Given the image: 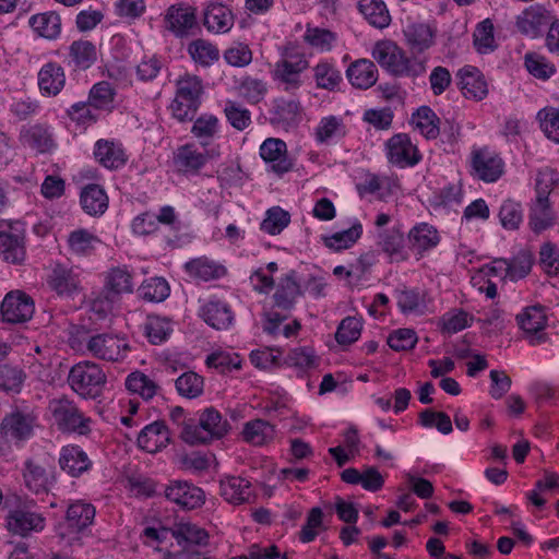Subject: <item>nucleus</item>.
Segmentation results:
<instances>
[{"mask_svg": "<svg viewBox=\"0 0 559 559\" xmlns=\"http://www.w3.org/2000/svg\"><path fill=\"white\" fill-rule=\"evenodd\" d=\"M218 119L213 115H202L193 123L191 133L200 140L202 145L210 144L218 132Z\"/></svg>", "mask_w": 559, "mask_h": 559, "instance_id": "052dcab7", "label": "nucleus"}, {"mask_svg": "<svg viewBox=\"0 0 559 559\" xmlns=\"http://www.w3.org/2000/svg\"><path fill=\"white\" fill-rule=\"evenodd\" d=\"M388 157L397 166H413L420 160L418 150L405 133L393 135L386 143Z\"/></svg>", "mask_w": 559, "mask_h": 559, "instance_id": "f3484780", "label": "nucleus"}, {"mask_svg": "<svg viewBox=\"0 0 559 559\" xmlns=\"http://www.w3.org/2000/svg\"><path fill=\"white\" fill-rule=\"evenodd\" d=\"M126 386L130 392L139 394L144 400L152 399L158 391V385L140 371L132 372L127 377Z\"/></svg>", "mask_w": 559, "mask_h": 559, "instance_id": "5fc2aeb1", "label": "nucleus"}, {"mask_svg": "<svg viewBox=\"0 0 559 559\" xmlns=\"http://www.w3.org/2000/svg\"><path fill=\"white\" fill-rule=\"evenodd\" d=\"M471 165L473 176L485 182H496L504 171L502 158L487 147L473 150Z\"/></svg>", "mask_w": 559, "mask_h": 559, "instance_id": "f8f14e48", "label": "nucleus"}, {"mask_svg": "<svg viewBox=\"0 0 559 559\" xmlns=\"http://www.w3.org/2000/svg\"><path fill=\"white\" fill-rule=\"evenodd\" d=\"M48 284L59 295H71L79 289L80 280L72 269L57 264L49 274Z\"/></svg>", "mask_w": 559, "mask_h": 559, "instance_id": "473e14b6", "label": "nucleus"}, {"mask_svg": "<svg viewBox=\"0 0 559 559\" xmlns=\"http://www.w3.org/2000/svg\"><path fill=\"white\" fill-rule=\"evenodd\" d=\"M164 495L167 500L186 510L198 509L205 501V493L200 487L182 480L170 481L165 487Z\"/></svg>", "mask_w": 559, "mask_h": 559, "instance_id": "dca6fc26", "label": "nucleus"}, {"mask_svg": "<svg viewBox=\"0 0 559 559\" xmlns=\"http://www.w3.org/2000/svg\"><path fill=\"white\" fill-rule=\"evenodd\" d=\"M169 442V429L166 424L160 420L146 425L138 436L139 448L148 453H156L165 449Z\"/></svg>", "mask_w": 559, "mask_h": 559, "instance_id": "4be33fe9", "label": "nucleus"}, {"mask_svg": "<svg viewBox=\"0 0 559 559\" xmlns=\"http://www.w3.org/2000/svg\"><path fill=\"white\" fill-rule=\"evenodd\" d=\"M274 427L263 420L253 419L245 424L242 429L243 440L253 445H263L274 438Z\"/></svg>", "mask_w": 559, "mask_h": 559, "instance_id": "a18cd8bd", "label": "nucleus"}, {"mask_svg": "<svg viewBox=\"0 0 559 559\" xmlns=\"http://www.w3.org/2000/svg\"><path fill=\"white\" fill-rule=\"evenodd\" d=\"M23 479L25 486L35 493L47 492L52 481L46 465L37 459H27L24 462Z\"/></svg>", "mask_w": 559, "mask_h": 559, "instance_id": "393cba45", "label": "nucleus"}, {"mask_svg": "<svg viewBox=\"0 0 559 559\" xmlns=\"http://www.w3.org/2000/svg\"><path fill=\"white\" fill-rule=\"evenodd\" d=\"M318 88L334 91L342 82L341 72L329 62H320L313 69Z\"/></svg>", "mask_w": 559, "mask_h": 559, "instance_id": "6e6d98bb", "label": "nucleus"}, {"mask_svg": "<svg viewBox=\"0 0 559 559\" xmlns=\"http://www.w3.org/2000/svg\"><path fill=\"white\" fill-rule=\"evenodd\" d=\"M318 143L328 144L346 135V126L343 119L336 116L323 117L314 131Z\"/></svg>", "mask_w": 559, "mask_h": 559, "instance_id": "a19ab883", "label": "nucleus"}, {"mask_svg": "<svg viewBox=\"0 0 559 559\" xmlns=\"http://www.w3.org/2000/svg\"><path fill=\"white\" fill-rule=\"evenodd\" d=\"M439 119L427 106L420 107L413 116L416 129L427 139H436L439 135Z\"/></svg>", "mask_w": 559, "mask_h": 559, "instance_id": "864d4df0", "label": "nucleus"}, {"mask_svg": "<svg viewBox=\"0 0 559 559\" xmlns=\"http://www.w3.org/2000/svg\"><path fill=\"white\" fill-rule=\"evenodd\" d=\"M229 429V424L223 419L221 413L214 407L205 408L199 418V423H189L181 430V439L191 445L211 442L223 438Z\"/></svg>", "mask_w": 559, "mask_h": 559, "instance_id": "f03ea898", "label": "nucleus"}, {"mask_svg": "<svg viewBox=\"0 0 559 559\" xmlns=\"http://www.w3.org/2000/svg\"><path fill=\"white\" fill-rule=\"evenodd\" d=\"M59 464L64 472L76 477L86 472L92 462L79 445H67L61 450Z\"/></svg>", "mask_w": 559, "mask_h": 559, "instance_id": "c85d7f7f", "label": "nucleus"}, {"mask_svg": "<svg viewBox=\"0 0 559 559\" xmlns=\"http://www.w3.org/2000/svg\"><path fill=\"white\" fill-rule=\"evenodd\" d=\"M21 141L37 153H48L55 147L53 134L45 124H34L22 131Z\"/></svg>", "mask_w": 559, "mask_h": 559, "instance_id": "c756f323", "label": "nucleus"}, {"mask_svg": "<svg viewBox=\"0 0 559 559\" xmlns=\"http://www.w3.org/2000/svg\"><path fill=\"white\" fill-rule=\"evenodd\" d=\"M221 495L233 504L249 502L252 497L251 484L242 477H227L221 480Z\"/></svg>", "mask_w": 559, "mask_h": 559, "instance_id": "2f4dec72", "label": "nucleus"}, {"mask_svg": "<svg viewBox=\"0 0 559 559\" xmlns=\"http://www.w3.org/2000/svg\"><path fill=\"white\" fill-rule=\"evenodd\" d=\"M37 419L33 409L15 407L2 418L0 433L7 441L21 445L33 437Z\"/></svg>", "mask_w": 559, "mask_h": 559, "instance_id": "6e6552de", "label": "nucleus"}, {"mask_svg": "<svg viewBox=\"0 0 559 559\" xmlns=\"http://www.w3.org/2000/svg\"><path fill=\"white\" fill-rule=\"evenodd\" d=\"M105 288L107 298H114L133 289L132 275L127 267H112L107 273Z\"/></svg>", "mask_w": 559, "mask_h": 559, "instance_id": "79ce46f5", "label": "nucleus"}, {"mask_svg": "<svg viewBox=\"0 0 559 559\" xmlns=\"http://www.w3.org/2000/svg\"><path fill=\"white\" fill-rule=\"evenodd\" d=\"M290 222V215L280 206L266 211L265 218L261 223V229L270 235H278Z\"/></svg>", "mask_w": 559, "mask_h": 559, "instance_id": "0e129e2a", "label": "nucleus"}, {"mask_svg": "<svg viewBox=\"0 0 559 559\" xmlns=\"http://www.w3.org/2000/svg\"><path fill=\"white\" fill-rule=\"evenodd\" d=\"M406 41L411 49L423 52L433 44L435 32L428 24L412 23L404 29Z\"/></svg>", "mask_w": 559, "mask_h": 559, "instance_id": "58836bf2", "label": "nucleus"}, {"mask_svg": "<svg viewBox=\"0 0 559 559\" xmlns=\"http://www.w3.org/2000/svg\"><path fill=\"white\" fill-rule=\"evenodd\" d=\"M261 158L271 165L274 173L283 175L293 167L292 162L287 158V145L277 138H267L260 145Z\"/></svg>", "mask_w": 559, "mask_h": 559, "instance_id": "6ab92c4d", "label": "nucleus"}, {"mask_svg": "<svg viewBox=\"0 0 559 559\" xmlns=\"http://www.w3.org/2000/svg\"><path fill=\"white\" fill-rule=\"evenodd\" d=\"M100 239L84 228L71 231L68 236V247L72 254L86 257L94 252Z\"/></svg>", "mask_w": 559, "mask_h": 559, "instance_id": "ea45409f", "label": "nucleus"}, {"mask_svg": "<svg viewBox=\"0 0 559 559\" xmlns=\"http://www.w3.org/2000/svg\"><path fill=\"white\" fill-rule=\"evenodd\" d=\"M165 27L177 37H186L193 34L198 27L197 9L178 3L170 5L164 17Z\"/></svg>", "mask_w": 559, "mask_h": 559, "instance_id": "2eb2a0df", "label": "nucleus"}, {"mask_svg": "<svg viewBox=\"0 0 559 559\" xmlns=\"http://www.w3.org/2000/svg\"><path fill=\"white\" fill-rule=\"evenodd\" d=\"M200 316L210 326L216 330H226L234 321V314L229 306L219 300L205 302L200 309Z\"/></svg>", "mask_w": 559, "mask_h": 559, "instance_id": "bb28decb", "label": "nucleus"}, {"mask_svg": "<svg viewBox=\"0 0 559 559\" xmlns=\"http://www.w3.org/2000/svg\"><path fill=\"white\" fill-rule=\"evenodd\" d=\"M358 8L371 26L383 29L390 25L391 15L382 0H359Z\"/></svg>", "mask_w": 559, "mask_h": 559, "instance_id": "e433bc0d", "label": "nucleus"}, {"mask_svg": "<svg viewBox=\"0 0 559 559\" xmlns=\"http://www.w3.org/2000/svg\"><path fill=\"white\" fill-rule=\"evenodd\" d=\"M224 112L227 121L236 130L242 131L251 124L250 110L237 102L227 100L225 103Z\"/></svg>", "mask_w": 559, "mask_h": 559, "instance_id": "e2e57ef3", "label": "nucleus"}, {"mask_svg": "<svg viewBox=\"0 0 559 559\" xmlns=\"http://www.w3.org/2000/svg\"><path fill=\"white\" fill-rule=\"evenodd\" d=\"M45 518L28 506H19L7 515V528L14 535L26 537L45 528Z\"/></svg>", "mask_w": 559, "mask_h": 559, "instance_id": "ddd939ff", "label": "nucleus"}, {"mask_svg": "<svg viewBox=\"0 0 559 559\" xmlns=\"http://www.w3.org/2000/svg\"><path fill=\"white\" fill-rule=\"evenodd\" d=\"M94 155L99 164L109 169H118L127 162L122 146L108 140L100 139L96 142Z\"/></svg>", "mask_w": 559, "mask_h": 559, "instance_id": "7c9ffc66", "label": "nucleus"}, {"mask_svg": "<svg viewBox=\"0 0 559 559\" xmlns=\"http://www.w3.org/2000/svg\"><path fill=\"white\" fill-rule=\"evenodd\" d=\"M26 379V374L17 366H0V390L5 392L19 393Z\"/></svg>", "mask_w": 559, "mask_h": 559, "instance_id": "bf43d9fd", "label": "nucleus"}, {"mask_svg": "<svg viewBox=\"0 0 559 559\" xmlns=\"http://www.w3.org/2000/svg\"><path fill=\"white\" fill-rule=\"evenodd\" d=\"M176 86V97L171 104L173 115L181 122L192 120L201 104L202 80L197 75L185 74L177 81Z\"/></svg>", "mask_w": 559, "mask_h": 559, "instance_id": "20e7f679", "label": "nucleus"}, {"mask_svg": "<svg viewBox=\"0 0 559 559\" xmlns=\"http://www.w3.org/2000/svg\"><path fill=\"white\" fill-rule=\"evenodd\" d=\"M371 57L388 73L396 78H418L426 72V58L411 57L393 40L374 43Z\"/></svg>", "mask_w": 559, "mask_h": 559, "instance_id": "f257e3e1", "label": "nucleus"}, {"mask_svg": "<svg viewBox=\"0 0 559 559\" xmlns=\"http://www.w3.org/2000/svg\"><path fill=\"white\" fill-rule=\"evenodd\" d=\"M499 219L504 229H518L523 222L522 205L513 200H506L500 206Z\"/></svg>", "mask_w": 559, "mask_h": 559, "instance_id": "680f3d73", "label": "nucleus"}, {"mask_svg": "<svg viewBox=\"0 0 559 559\" xmlns=\"http://www.w3.org/2000/svg\"><path fill=\"white\" fill-rule=\"evenodd\" d=\"M170 534L178 545L206 546L210 539L209 533L203 527L191 522L176 523L170 528Z\"/></svg>", "mask_w": 559, "mask_h": 559, "instance_id": "f704fd0d", "label": "nucleus"}, {"mask_svg": "<svg viewBox=\"0 0 559 559\" xmlns=\"http://www.w3.org/2000/svg\"><path fill=\"white\" fill-rule=\"evenodd\" d=\"M37 84L43 96L55 97L66 85V73L57 62L45 63L37 74Z\"/></svg>", "mask_w": 559, "mask_h": 559, "instance_id": "b1692460", "label": "nucleus"}, {"mask_svg": "<svg viewBox=\"0 0 559 559\" xmlns=\"http://www.w3.org/2000/svg\"><path fill=\"white\" fill-rule=\"evenodd\" d=\"M188 52L192 60L202 67H210L219 58L218 49L204 39H197L190 43Z\"/></svg>", "mask_w": 559, "mask_h": 559, "instance_id": "3c124183", "label": "nucleus"}, {"mask_svg": "<svg viewBox=\"0 0 559 559\" xmlns=\"http://www.w3.org/2000/svg\"><path fill=\"white\" fill-rule=\"evenodd\" d=\"M82 209L90 215H100L108 206V198L98 185L86 186L81 193Z\"/></svg>", "mask_w": 559, "mask_h": 559, "instance_id": "c03bdc74", "label": "nucleus"}, {"mask_svg": "<svg viewBox=\"0 0 559 559\" xmlns=\"http://www.w3.org/2000/svg\"><path fill=\"white\" fill-rule=\"evenodd\" d=\"M207 160L209 155L192 143L179 146L173 157L176 170L183 175H197Z\"/></svg>", "mask_w": 559, "mask_h": 559, "instance_id": "a211bd4d", "label": "nucleus"}, {"mask_svg": "<svg viewBox=\"0 0 559 559\" xmlns=\"http://www.w3.org/2000/svg\"><path fill=\"white\" fill-rule=\"evenodd\" d=\"M474 46L478 52L487 53L495 49L493 24L489 19L480 22L474 32Z\"/></svg>", "mask_w": 559, "mask_h": 559, "instance_id": "338daca9", "label": "nucleus"}, {"mask_svg": "<svg viewBox=\"0 0 559 559\" xmlns=\"http://www.w3.org/2000/svg\"><path fill=\"white\" fill-rule=\"evenodd\" d=\"M378 69L369 59H358L350 63L346 75L353 86L367 90L378 81Z\"/></svg>", "mask_w": 559, "mask_h": 559, "instance_id": "cd10ccee", "label": "nucleus"}, {"mask_svg": "<svg viewBox=\"0 0 559 559\" xmlns=\"http://www.w3.org/2000/svg\"><path fill=\"white\" fill-rule=\"evenodd\" d=\"M304 108L297 98L277 97L270 109L271 124L283 130L296 129L302 121Z\"/></svg>", "mask_w": 559, "mask_h": 559, "instance_id": "4468645a", "label": "nucleus"}, {"mask_svg": "<svg viewBox=\"0 0 559 559\" xmlns=\"http://www.w3.org/2000/svg\"><path fill=\"white\" fill-rule=\"evenodd\" d=\"M48 409L53 424L63 432L87 435L91 431V418L86 416L74 401L62 396L49 402Z\"/></svg>", "mask_w": 559, "mask_h": 559, "instance_id": "39448f33", "label": "nucleus"}, {"mask_svg": "<svg viewBox=\"0 0 559 559\" xmlns=\"http://www.w3.org/2000/svg\"><path fill=\"white\" fill-rule=\"evenodd\" d=\"M234 14L231 10L217 2H211L205 11L203 23L206 29L215 34H225L234 26Z\"/></svg>", "mask_w": 559, "mask_h": 559, "instance_id": "a878e982", "label": "nucleus"}, {"mask_svg": "<svg viewBox=\"0 0 559 559\" xmlns=\"http://www.w3.org/2000/svg\"><path fill=\"white\" fill-rule=\"evenodd\" d=\"M178 394L186 399H197L204 390V380L193 371L183 372L175 382Z\"/></svg>", "mask_w": 559, "mask_h": 559, "instance_id": "603ef678", "label": "nucleus"}, {"mask_svg": "<svg viewBox=\"0 0 559 559\" xmlns=\"http://www.w3.org/2000/svg\"><path fill=\"white\" fill-rule=\"evenodd\" d=\"M550 22V12L544 7L535 4L526 8L518 15L516 27L523 35L535 38Z\"/></svg>", "mask_w": 559, "mask_h": 559, "instance_id": "aec40b11", "label": "nucleus"}, {"mask_svg": "<svg viewBox=\"0 0 559 559\" xmlns=\"http://www.w3.org/2000/svg\"><path fill=\"white\" fill-rule=\"evenodd\" d=\"M459 86L466 98L481 100L488 94L484 74L475 67L465 66L457 72Z\"/></svg>", "mask_w": 559, "mask_h": 559, "instance_id": "5701e85b", "label": "nucleus"}, {"mask_svg": "<svg viewBox=\"0 0 559 559\" xmlns=\"http://www.w3.org/2000/svg\"><path fill=\"white\" fill-rule=\"evenodd\" d=\"M26 257V229L20 221L0 225V258L11 264H21Z\"/></svg>", "mask_w": 559, "mask_h": 559, "instance_id": "1a4fd4ad", "label": "nucleus"}, {"mask_svg": "<svg viewBox=\"0 0 559 559\" xmlns=\"http://www.w3.org/2000/svg\"><path fill=\"white\" fill-rule=\"evenodd\" d=\"M68 382L81 396L94 399L100 394L106 383V376L97 364L82 361L71 368Z\"/></svg>", "mask_w": 559, "mask_h": 559, "instance_id": "0eeeda50", "label": "nucleus"}, {"mask_svg": "<svg viewBox=\"0 0 559 559\" xmlns=\"http://www.w3.org/2000/svg\"><path fill=\"white\" fill-rule=\"evenodd\" d=\"M300 295V288L295 278V272L292 271L278 285L273 298L275 306L282 310L289 311L296 297Z\"/></svg>", "mask_w": 559, "mask_h": 559, "instance_id": "49530a36", "label": "nucleus"}, {"mask_svg": "<svg viewBox=\"0 0 559 559\" xmlns=\"http://www.w3.org/2000/svg\"><path fill=\"white\" fill-rule=\"evenodd\" d=\"M185 270L191 277L204 282L217 280L226 274V269L223 265L206 257L188 261L185 264Z\"/></svg>", "mask_w": 559, "mask_h": 559, "instance_id": "72a5a7b5", "label": "nucleus"}, {"mask_svg": "<svg viewBox=\"0 0 559 559\" xmlns=\"http://www.w3.org/2000/svg\"><path fill=\"white\" fill-rule=\"evenodd\" d=\"M29 25L40 36L48 39L56 38L61 31L60 16L53 12L33 15L29 19Z\"/></svg>", "mask_w": 559, "mask_h": 559, "instance_id": "de8ad7c7", "label": "nucleus"}, {"mask_svg": "<svg viewBox=\"0 0 559 559\" xmlns=\"http://www.w3.org/2000/svg\"><path fill=\"white\" fill-rule=\"evenodd\" d=\"M557 181L556 174L550 169L538 173L536 179L537 195L531 206L530 226L534 233H542L555 223L554 212L549 203V188Z\"/></svg>", "mask_w": 559, "mask_h": 559, "instance_id": "7ed1b4c3", "label": "nucleus"}, {"mask_svg": "<svg viewBox=\"0 0 559 559\" xmlns=\"http://www.w3.org/2000/svg\"><path fill=\"white\" fill-rule=\"evenodd\" d=\"M519 326L531 336V344L537 345L545 342V334L540 333L546 324L547 317L540 306L527 307L516 316Z\"/></svg>", "mask_w": 559, "mask_h": 559, "instance_id": "412c9836", "label": "nucleus"}, {"mask_svg": "<svg viewBox=\"0 0 559 559\" xmlns=\"http://www.w3.org/2000/svg\"><path fill=\"white\" fill-rule=\"evenodd\" d=\"M144 331L150 342L157 345L168 338L173 328L168 319L159 316H148L144 324Z\"/></svg>", "mask_w": 559, "mask_h": 559, "instance_id": "4d7b16f0", "label": "nucleus"}, {"mask_svg": "<svg viewBox=\"0 0 559 559\" xmlns=\"http://www.w3.org/2000/svg\"><path fill=\"white\" fill-rule=\"evenodd\" d=\"M86 349L96 359L115 362L121 361L127 357L130 345L122 335L97 333L88 337Z\"/></svg>", "mask_w": 559, "mask_h": 559, "instance_id": "9d476101", "label": "nucleus"}, {"mask_svg": "<svg viewBox=\"0 0 559 559\" xmlns=\"http://www.w3.org/2000/svg\"><path fill=\"white\" fill-rule=\"evenodd\" d=\"M69 57L74 68L86 70L97 60V50L92 41L75 40L69 47Z\"/></svg>", "mask_w": 559, "mask_h": 559, "instance_id": "37998d69", "label": "nucleus"}, {"mask_svg": "<svg viewBox=\"0 0 559 559\" xmlns=\"http://www.w3.org/2000/svg\"><path fill=\"white\" fill-rule=\"evenodd\" d=\"M34 311L33 298L21 290L8 293L0 306L1 320L11 324L28 321L33 317Z\"/></svg>", "mask_w": 559, "mask_h": 559, "instance_id": "9b49d317", "label": "nucleus"}, {"mask_svg": "<svg viewBox=\"0 0 559 559\" xmlns=\"http://www.w3.org/2000/svg\"><path fill=\"white\" fill-rule=\"evenodd\" d=\"M309 68V62L302 53L289 52L275 62L271 74L277 88L294 94L302 84V74Z\"/></svg>", "mask_w": 559, "mask_h": 559, "instance_id": "423d86ee", "label": "nucleus"}, {"mask_svg": "<svg viewBox=\"0 0 559 559\" xmlns=\"http://www.w3.org/2000/svg\"><path fill=\"white\" fill-rule=\"evenodd\" d=\"M169 285L163 277H151L139 287L140 296L152 302L165 300L169 296Z\"/></svg>", "mask_w": 559, "mask_h": 559, "instance_id": "13d9d810", "label": "nucleus"}, {"mask_svg": "<svg viewBox=\"0 0 559 559\" xmlns=\"http://www.w3.org/2000/svg\"><path fill=\"white\" fill-rule=\"evenodd\" d=\"M408 239L411 247L418 252L430 250L440 242L438 230L427 223L414 226L408 234Z\"/></svg>", "mask_w": 559, "mask_h": 559, "instance_id": "4c0bfd02", "label": "nucleus"}, {"mask_svg": "<svg viewBox=\"0 0 559 559\" xmlns=\"http://www.w3.org/2000/svg\"><path fill=\"white\" fill-rule=\"evenodd\" d=\"M362 225L355 221L353 225L346 229L323 238L324 245L335 251L352 247L361 236Z\"/></svg>", "mask_w": 559, "mask_h": 559, "instance_id": "09e8293b", "label": "nucleus"}, {"mask_svg": "<svg viewBox=\"0 0 559 559\" xmlns=\"http://www.w3.org/2000/svg\"><path fill=\"white\" fill-rule=\"evenodd\" d=\"M378 245L391 258L404 260V236L399 229H388L379 234Z\"/></svg>", "mask_w": 559, "mask_h": 559, "instance_id": "8fccbe9b", "label": "nucleus"}, {"mask_svg": "<svg viewBox=\"0 0 559 559\" xmlns=\"http://www.w3.org/2000/svg\"><path fill=\"white\" fill-rule=\"evenodd\" d=\"M537 118L545 135L559 143V109L554 107L544 108L538 111Z\"/></svg>", "mask_w": 559, "mask_h": 559, "instance_id": "774afa93", "label": "nucleus"}, {"mask_svg": "<svg viewBox=\"0 0 559 559\" xmlns=\"http://www.w3.org/2000/svg\"><path fill=\"white\" fill-rule=\"evenodd\" d=\"M95 518L93 504L78 500L71 503L67 510L66 522L72 532H81L88 527Z\"/></svg>", "mask_w": 559, "mask_h": 559, "instance_id": "c9c22d12", "label": "nucleus"}, {"mask_svg": "<svg viewBox=\"0 0 559 559\" xmlns=\"http://www.w3.org/2000/svg\"><path fill=\"white\" fill-rule=\"evenodd\" d=\"M361 329L362 323L358 318L346 317L337 326L335 340L340 345H349L359 338Z\"/></svg>", "mask_w": 559, "mask_h": 559, "instance_id": "69168bd1", "label": "nucleus"}]
</instances>
